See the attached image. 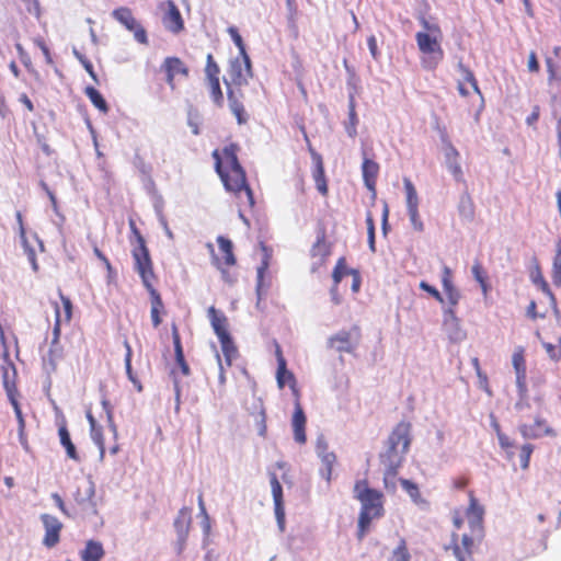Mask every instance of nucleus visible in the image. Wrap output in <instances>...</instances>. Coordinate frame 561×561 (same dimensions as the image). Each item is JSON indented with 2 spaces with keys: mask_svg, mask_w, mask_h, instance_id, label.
Masks as SVG:
<instances>
[{
  "mask_svg": "<svg viewBox=\"0 0 561 561\" xmlns=\"http://www.w3.org/2000/svg\"><path fill=\"white\" fill-rule=\"evenodd\" d=\"M469 505L461 512L455 510L453 512V525L456 529H461L467 522L469 533L461 536V545H459V536L453 534V545L447 547V551H451L456 561H472V547L476 540H481L484 534V507L476 497L473 491H469Z\"/></svg>",
  "mask_w": 561,
  "mask_h": 561,
  "instance_id": "nucleus-1",
  "label": "nucleus"
},
{
  "mask_svg": "<svg viewBox=\"0 0 561 561\" xmlns=\"http://www.w3.org/2000/svg\"><path fill=\"white\" fill-rule=\"evenodd\" d=\"M240 147L231 142L221 150L215 149L211 153L215 161V171L219 175L225 190L236 197L245 195V203L250 208L255 205L253 191L248 182L244 168L241 165L238 153Z\"/></svg>",
  "mask_w": 561,
  "mask_h": 561,
  "instance_id": "nucleus-2",
  "label": "nucleus"
},
{
  "mask_svg": "<svg viewBox=\"0 0 561 561\" xmlns=\"http://www.w3.org/2000/svg\"><path fill=\"white\" fill-rule=\"evenodd\" d=\"M129 227L135 238V243H133L131 249L134 268L139 274L141 282L150 296V318L153 328H158L162 323L161 316L165 313L161 295L154 287V283L158 277L153 271V263L145 238L140 233L134 220H129Z\"/></svg>",
  "mask_w": 561,
  "mask_h": 561,
  "instance_id": "nucleus-3",
  "label": "nucleus"
},
{
  "mask_svg": "<svg viewBox=\"0 0 561 561\" xmlns=\"http://www.w3.org/2000/svg\"><path fill=\"white\" fill-rule=\"evenodd\" d=\"M353 491L354 497L360 503L356 535L358 540H363L369 533L373 520L385 515V495L381 491L370 488L367 479L357 480Z\"/></svg>",
  "mask_w": 561,
  "mask_h": 561,
  "instance_id": "nucleus-4",
  "label": "nucleus"
},
{
  "mask_svg": "<svg viewBox=\"0 0 561 561\" xmlns=\"http://www.w3.org/2000/svg\"><path fill=\"white\" fill-rule=\"evenodd\" d=\"M420 22L424 31L415 34V41L421 53V65L426 70H435L445 56L440 45L442 30L438 24L430 23L425 18Z\"/></svg>",
  "mask_w": 561,
  "mask_h": 561,
  "instance_id": "nucleus-5",
  "label": "nucleus"
},
{
  "mask_svg": "<svg viewBox=\"0 0 561 561\" xmlns=\"http://www.w3.org/2000/svg\"><path fill=\"white\" fill-rule=\"evenodd\" d=\"M218 253H215L211 243L207 248L211 254L213 265L220 271L222 279L228 284H233L237 280V275L231 273V267L236 266L237 257L233 253V244L231 240L224 236L217 237Z\"/></svg>",
  "mask_w": 561,
  "mask_h": 561,
  "instance_id": "nucleus-6",
  "label": "nucleus"
},
{
  "mask_svg": "<svg viewBox=\"0 0 561 561\" xmlns=\"http://www.w3.org/2000/svg\"><path fill=\"white\" fill-rule=\"evenodd\" d=\"M407 453L402 450L391 449L386 446V450L379 455V461L383 466V486L387 491L394 492L397 489V476L399 469L404 462Z\"/></svg>",
  "mask_w": 561,
  "mask_h": 561,
  "instance_id": "nucleus-7",
  "label": "nucleus"
},
{
  "mask_svg": "<svg viewBox=\"0 0 561 561\" xmlns=\"http://www.w3.org/2000/svg\"><path fill=\"white\" fill-rule=\"evenodd\" d=\"M159 69L164 75V81L172 91L176 89V79H186L190 76L188 66L176 56L165 57Z\"/></svg>",
  "mask_w": 561,
  "mask_h": 561,
  "instance_id": "nucleus-8",
  "label": "nucleus"
},
{
  "mask_svg": "<svg viewBox=\"0 0 561 561\" xmlns=\"http://www.w3.org/2000/svg\"><path fill=\"white\" fill-rule=\"evenodd\" d=\"M112 16L121 23L127 31L134 34L135 39L144 45L148 44L147 32L144 26L134 16L133 11L127 7L116 8Z\"/></svg>",
  "mask_w": 561,
  "mask_h": 561,
  "instance_id": "nucleus-9",
  "label": "nucleus"
},
{
  "mask_svg": "<svg viewBox=\"0 0 561 561\" xmlns=\"http://www.w3.org/2000/svg\"><path fill=\"white\" fill-rule=\"evenodd\" d=\"M360 340V329L354 325L351 330H342L329 339L330 347L340 353H352Z\"/></svg>",
  "mask_w": 561,
  "mask_h": 561,
  "instance_id": "nucleus-10",
  "label": "nucleus"
},
{
  "mask_svg": "<svg viewBox=\"0 0 561 561\" xmlns=\"http://www.w3.org/2000/svg\"><path fill=\"white\" fill-rule=\"evenodd\" d=\"M39 518L45 531L42 543L47 549H53L60 542L64 524L56 516L46 513Z\"/></svg>",
  "mask_w": 561,
  "mask_h": 561,
  "instance_id": "nucleus-11",
  "label": "nucleus"
},
{
  "mask_svg": "<svg viewBox=\"0 0 561 561\" xmlns=\"http://www.w3.org/2000/svg\"><path fill=\"white\" fill-rule=\"evenodd\" d=\"M305 138L308 142L309 152L312 159V179L314 181L316 187L318 192L323 196L327 197L329 195V185H328V179L325 176V170H324V163L322 156L317 152L310 145V141L308 139V136L305 135Z\"/></svg>",
  "mask_w": 561,
  "mask_h": 561,
  "instance_id": "nucleus-12",
  "label": "nucleus"
},
{
  "mask_svg": "<svg viewBox=\"0 0 561 561\" xmlns=\"http://www.w3.org/2000/svg\"><path fill=\"white\" fill-rule=\"evenodd\" d=\"M411 444V423L401 421L399 422L387 439V446L391 449L402 450L408 453Z\"/></svg>",
  "mask_w": 561,
  "mask_h": 561,
  "instance_id": "nucleus-13",
  "label": "nucleus"
},
{
  "mask_svg": "<svg viewBox=\"0 0 561 561\" xmlns=\"http://www.w3.org/2000/svg\"><path fill=\"white\" fill-rule=\"evenodd\" d=\"M524 438H540L542 436H556V432L548 424L546 419L537 416L534 424H522L518 427Z\"/></svg>",
  "mask_w": 561,
  "mask_h": 561,
  "instance_id": "nucleus-14",
  "label": "nucleus"
},
{
  "mask_svg": "<svg viewBox=\"0 0 561 561\" xmlns=\"http://www.w3.org/2000/svg\"><path fill=\"white\" fill-rule=\"evenodd\" d=\"M306 425L307 416L300 404L299 398H296L295 409L291 417V427L294 433V439L299 445H304L307 442Z\"/></svg>",
  "mask_w": 561,
  "mask_h": 561,
  "instance_id": "nucleus-15",
  "label": "nucleus"
},
{
  "mask_svg": "<svg viewBox=\"0 0 561 561\" xmlns=\"http://www.w3.org/2000/svg\"><path fill=\"white\" fill-rule=\"evenodd\" d=\"M1 377L8 399H16L19 397V390L16 387V369L12 362L7 360L5 364L1 366Z\"/></svg>",
  "mask_w": 561,
  "mask_h": 561,
  "instance_id": "nucleus-16",
  "label": "nucleus"
},
{
  "mask_svg": "<svg viewBox=\"0 0 561 561\" xmlns=\"http://www.w3.org/2000/svg\"><path fill=\"white\" fill-rule=\"evenodd\" d=\"M231 81L236 85H242L248 82V77L251 76V62L248 55L243 56V61L236 59L231 62L229 68Z\"/></svg>",
  "mask_w": 561,
  "mask_h": 561,
  "instance_id": "nucleus-17",
  "label": "nucleus"
},
{
  "mask_svg": "<svg viewBox=\"0 0 561 561\" xmlns=\"http://www.w3.org/2000/svg\"><path fill=\"white\" fill-rule=\"evenodd\" d=\"M162 23L172 33H180L184 28V22L180 10L171 0L167 2V11L163 14Z\"/></svg>",
  "mask_w": 561,
  "mask_h": 561,
  "instance_id": "nucleus-18",
  "label": "nucleus"
},
{
  "mask_svg": "<svg viewBox=\"0 0 561 561\" xmlns=\"http://www.w3.org/2000/svg\"><path fill=\"white\" fill-rule=\"evenodd\" d=\"M270 483L272 488V495L274 500L275 516L280 526L285 523V508L283 499V488L277 479L275 472L270 473Z\"/></svg>",
  "mask_w": 561,
  "mask_h": 561,
  "instance_id": "nucleus-19",
  "label": "nucleus"
},
{
  "mask_svg": "<svg viewBox=\"0 0 561 561\" xmlns=\"http://www.w3.org/2000/svg\"><path fill=\"white\" fill-rule=\"evenodd\" d=\"M227 85H229V84L227 83ZM227 98H228L230 111L236 116L238 124L239 125L245 124L249 119V116H248L244 105L241 101L242 93H240V95H237L234 90H232L230 87H228Z\"/></svg>",
  "mask_w": 561,
  "mask_h": 561,
  "instance_id": "nucleus-20",
  "label": "nucleus"
},
{
  "mask_svg": "<svg viewBox=\"0 0 561 561\" xmlns=\"http://www.w3.org/2000/svg\"><path fill=\"white\" fill-rule=\"evenodd\" d=\"M207 313L210 324L218 339L230 334L228 330V319L224 312L211 306L208 308Z\"/></svg>",
  "mask_w": 561,
  "mask_h": 561,
  "instance_id": "nucleus-21",
  "label": "nucleus"
},
{
  "mask_svg": "<svg viewBox=\"0 0 561 561\" xmlns=\"http://www.w3.org/2000/svg\"><path fill=\"white\" fill-rule=\"evenodd\" d=\"M362 172H363V180H364L366 187L369 191L375 192L377 178L379 174V164L371 159L364 158V161L362 164Z\"/></svg>",
  "mask_w": 561,
  "mask_h": 561,
  "instance_id": "nucleus-22",
  "label": "nucleus"
},
{
  "mask_svg": "<svg viewBox=\"0 0 561 561\" xmlns=\"http://www.w3.org/2000/svg\"><path fill=\"white\" fill-rule=\"evenodd\" d=\"M442 285L446 294L447 300L451 306L458 305L460 300V293L453 284L451 270L447 266L443 268Z\"/></svg>",
  "mask_w": 561,
  "mask_h": 561,
  "instance_id": "nucleus-23",
  "label": "nucleus"
},
{
  "mask_svg": "<svg viewBox=\"0 0 561 561\" xmlns=\"http://www.w3.org/2000/svg\"><path fill=\"white\" fill-rule=\"evenodd\" d=\"M512 364L516 373V382L519 387H522L526 381V360L525 350L523 346L515 348L512 356Z\"/></svg>",
  "mask_w": 561,
  "mask_h": 561,
  "instance_id": "nucleus-24",
  "label": "nucleus"
},
{
  "mask_svg": "<svg viewBox=\"0 0 561 561\" xmlns=\"http://www.w3.org/2000/svg\"><path fill=\"white\" fill-rule=\"evenodd\" d=\"M172 340L174 345L175 362L181 369L183 376H188L191 370L188 364L185 360L183 347L181 343V336L179 329L175 324L172 325Z\"/></svg>",
  "mask_w": 561,
  "mask_h": 561,
  "instance_id": "nucleus-25",
  "label": "nucleus"
},
{
  "mask_svg": "<svg viewBox=\"0 0 561 561\" xmlns=\"http://www.w3.org/2000/svg\"><path fill=\"white\" fill-rule=\"evenodd\" d=\"M105 554L103 545L96 540H88L84 549L80 552L82 561H101Z\"/></svg>",
  "mask_w": 561,
  "mask_h": 561,
  "instance_id": "nucleus-26",
  "label": "nucleus"
},
{
  "mask_svg": "<svg viewBox=\"0 0 561 561\" xmlns=\"http://www.w3.org/2000/svg\"><path fill=\"white\" fill-rule=\"evenodd\" d=\"M58 435L60 439V444L66 449V454L68 458L72 459L76 462H79L80 456L76 449L75 444L71 442L69 431L67 428L66 422L64 421L62 424L58 428Z\"/></svg>",
  "mask_w": 561,
  "mask_h": 561,
  "instance_id": "nucleus-27",
  "label": "nucleus"
},
{
  "mask_svg": "<svg viewBox=\"0 0 561 561\" xmlns=\"http://www.w3.org/2000/svg\"><path fill=\"white\" fill-rule=\"evenodd\" d=\"M530 278L535 285L549 298L551 306L557 309V298L545 279L541 268L537 265L530 273Z\"/></svg>",
  "mask_w": 561,
  "mask_h": 561,
  "instance_id": "nucleus-28",
  "label": "nucleus"
},
{
  "mask_svg": "<svg viewBox=\"0 0 561 561\" xmlns=\"http://www.w3.org/2000/svg\"><path fill=\"white\" fill-rule=\"evenodd\" d=\"M221 345V351L225 357V364L227 367L232 365L233 359L239 355L238 348L233 343L230 334L218 339Z\"/></svg>",
  "mask_w": 561,
  "mask_h": 561,
  "instance_id": "nucleus-29",
  "label": "nucleus"
},
{
  "mask_svg": "<svg viewBox=\"0 0 561 561\" xmlns=\"http://www.w3.org/2000/svg\"><path fill=\"white\" fill-rule=\"evenodd\" d=\"M331 254V244L327 242L324 230L318 236L317 241L311 248V255L324 261Z\"/></svg>",
  "mask_w": 561,
  "mask_h": 561,
  "instance_id": "nucleus-30",
  "label": "nucleus"
},
{
  "mask_svg": "<svg viewBox=\"0 0 561 561\" xmlns=\"http://www.w3.org/2000/svg\"><path fill=\"white\" fill-rule=\"evenodd\" d=\"M357 124L356 102L354 95L351 94L348 100V122L345 124V130L351 138H355L357 135Z\"/></svg>",
  "mask_w": 561,
  "mask_h": 561,
  "instance_id": "nucleus-31",
  "label": "nucleus"
},
{
  "mask_svg": "<svg viewBox=\"0 0 561 561\" xmlns=\"http://www.w3.org/2000/svg\"><path fill=\"white\" fill-rule=\"evenodd\" d=\"M321 461L323 463L322 477L330 482L333 472V466L336 462V456L332 451H327V446L322 447V450L319 453Z\"/></svg>",
  "mask_w": 561,
  "mask_h": 561,
  "instance_id": "nucleus-32",
  "label": "nucleus"
},
{
  "mask_svg": "<svg viewBox=\"0 0 561 561\" xmlns=\"http://www.w3.org/2000/svg\"><path fill=\"white\" fill-rule=\"evenodd\" d=\"M191 519V510L187 507H182L174 520V527L180 537L184 538L187 535Z\"/></svg>",
  "mask_w": 561,
  "mask_h": 561,
  "instance_id": "nucleus-33",
  "label": "nucleus"
},
{
  "mask_svg": "<svg viewBox=\"0 0 561 561\" xmlns=\"http://www.w3.org/2000/svg\"><path fill=\"white\" fill-rule=\"evenodd\" d=\"M471 272H472L474 279L479 283L483 295L486 296L490 290L489 277H488L486 271L484 270V267L482 266V264L479 260H477L473 263Z\"/></svg>",
  "mask_w": 561,
  "mask_h": 561,
  "instance_id": "nucleus-34",
  "label": "nucleus"
},
{
  "mask_svg": "<svg viewBox=\"0 0 561 561\" xmlns=\"http://www.w3.org/2000/svg\"><path fill=\"white\" fill-rule=\"evenodd\" d=\"M84 94L91 101V103L103 114H107L110 107L103 98V95L93 87H87L84 89Z\"/></svg>",
  "mask_w": 561,
  "mask_h": 561,
  "instance_id": "nucleus-35",
  "label": "nucleus"
},
{
  "mask_svg": "<svg viewBox=\"0 0 561 561\" xmlns=\"http://www.w3.org/2000/svg\"><path fill=\"white\" fill-rule=\"evenodd\" d=\"M205 81H206V85L208 88L209 96H210L213 103L217 107H222L224 103H225V96H224V92L221 90L220 79L205 80Z\"/></svg>",
  "mask_w": 561,
  "mask_h": 561,
  "instance_id": "nucleus-36",
  "label": "nucleus"
},
{
  "mask_svg": "<svg viewBox=\"0 0 561 561\" xmlns=\"http://www.w3.org/2000/svg\"><path fill=\"white\" fill-rule=\"evenodd\" d=\"M124 346L126 348L125 368H126L127 377L133 382V385L136 387V389L140 392V391H142V385L133 371V367H131L133 351H131V346L127 340L124 341Z\"/></svg>",
  "mask_w": 561,
  "mask_h": 561,
  "instance_id": "nucleus-37",
  "label": "nucleus"
},
{
  "mask_svg": "<svg viewBox=\"0 0 561 561\" xmlns=\"http://www.w3.org/2000/svg\"><path fill=\"white\" fill-rule=\"evenodd\" d=\"M458 211L459 215L467 220H472L474 218L476 207L469 194H463L460 197Z\"/></svg>",
  "mask_w": 561,
  "mask_h": 561,
  "instance_id": "nucleus-38",
  "label": "nucleus"
},
{
  "mask_svg": "<svg viewBox=\"0 0 561 561\" xmlns=\"http://www.w3.org/2000/svg\"><path fill=\"white\" fill-rule=\"evenodd\" d=\"M13 407L18 423H19V438L22 445H27L26 434H25V420L19 403L18 398L13 400H9Z\"/></svg>",
  "mask_w": 561,
  "mask_h": 561,
  "instance_id": "nucleus-39",
  "label": "nucleus"
},
{
  "mask_svg": "<svg viewBox=\"0 0 561 561\" xmlns=\"http://www.w3.org/2000/svg\"><path fill=\"white\" fill-rule=\"evenodd\" d=\"M552 282L557 287H561V239L556 244V256L552 263Z\"/></svg>",
  "mask_w": 561,
  "mask_h": 561,
  "instance_id": "nucleus-40",
  "label": "nucleus"
},
{
  "mask_svg": "<svg viewBox=\"0 0 561 561\" xmlns=\"http://www.w3.org/2000/svg\"><path fill=\"white\" fill-rule=\"evenodd\" d=\"M459 152L453 146L449 147L446 152V160L448 164V169L455 175V178L459 179L462 174L461 167L458 162Z\"/></svg>",
  "mask_w": 561,
  "mask_h": 561,
  "instance_id": "nucleus-41",
  "label": "nucleus"
},
{
  "mask_svg": "<svg viewBox=\"0 0 561 561\" xmlns=\"http://www.w3.org/2000/svg\"><path fill=\"white\" fill-rule=\"evenodd\" d=\"M276 380H277V386L280 389H283L285 387V385L287 383L294 390L296 398H299L298 390L296 389V378H295L294 374L287 369L286 366H285L284 375H279V366H277Z\"/></svg>",
  "mask_w": 561,
  "mask_h": 561,
  "instance_id": "nucleus-42",
  "label": "nucleus"
},
{
  "mask_svg": "<svg viewBox=\"0 0 561 561\" xmlns=\"http://www.w3.org/2000/svg\"><path fill=\"white\" fill-rule=\"evenodd\" d=\"M404 191L407 195V209L419 207L417 192L410 179L403 180Z\"/></svg>",
  "mask_w": 561,
  "mask_h": 561,
  "instance_id": "nucleus-43",
  "label": "nucleus"
},
{
  "mask_svg": "<svg viewBox=\"0 0 561 561\" xmlns=\"http://www.w3.org/2000/svg\"><path fill=\"white\" fill-rule=\"evenodd\" d=\"M205 80H216L220 79V68L218 64L215 61L214 56L211 54H208L206 57V65H205Z\"/></svg>",
  "mask_w": 561,
  "mask_h": 561,
  "instance_id": "nucleus-44",
  "label": "nucleus"
},
{
  "mask_svg": "<svg viewBox=\"0 0 561 561\" xmlns=\"http://www.w3.org/2000/svg\"><path fill=\"white\" fill-rule=\"evenodd\" d=\"M64 355V348L60 345L59 342H53L50 343V347L47 354V360L53 369H56L57 363L62 358Z\"/></svg>",
  "mask_w": 561,
  "mask_h": 561,
  "instance_id": "nucleus-45",
  "label": "nucleus"
},
{
  "mask_svg": "<svg viewBox=\"0 0 561 561\" xmlns=\"http://www.w3.org/2000/svg\"><path fill=\"white\" fill-rule=\"evenodd\" d=\"M352 271L347 268L345 257H340L332 273L333 284L339 285L345 275L352 274Z\"/></svg>",
  "mask_w": 561,
  "mask_h": 561,
  "instance_id": "nucleus-46",
  "label": "nucleus"
},
{
  "mask_svg": "<svg viewBox=\"0 0 561 561\" xmlns=\"http://www.w3.org/2000/svg\"><path fill=\"white\" fill-rule=\"evenodd\" d=\"M16 217H18V220L20 224V234H21V239L23 241L25 252L27 254L30 262L33 264L34 268H36V254H35L34 249L27 244L26 237H25V229L23 227V221H22V215L20 213H18Z\"/></svg>",
  "mask_w": 561,
  "mask_h": 561,
  "instance_id": "nucleus-47",
  "label": "nucleus"
},
{
  "mask_svg": "<svg viewBox=\"0 0 561 561\" xmlns=\"http://www.w3.org/2000/svg\"><path fill=\"white\" fill-rule=\"evenodd\" d=\"M399 481L403 490L409 494L413 502H421V492L416 483L408 479H400Z\"/></svg>",
  "mask_w": 561,
  "mask_h": 561,
  "instance_id": "nucleus-48",
  "label": "nucleus"
},
{
  "mask_svg": "<svg viewBox=\"0 0 561 561\" xmlns=\"http://www.w3.org/2000/svg\"><path fill=\"white\" fill-rule=\"evenodd\" d=\"M458 69L463 78L462 82L469 83L471 85V88L473 89V91L480 94L479 85H478V82H477V79H476L473 72L467 66H465L462 62L458 64Z\"/></svg>",
  "mask_w": 561,
  "mask_h": 561,
  "instance_id": "nucleus-49",
  "label": "nucleus"
},
{
  "mask_svg": "<svg viewBox=\"0 0 561 561\" xmlns=\"http://www.w3.org/2000/svg\"><path fill=\"white\" fill-rule=\"evenodd\" d=\"M410 552L405 540L402 538L397 548L392 551L391 561H410Z\"/></svg>",
  "mask_w": 561,
  "mask_h": 561,
  "instance_id": "nucleus-50",
  "label": "nucleus"
},
{
  "mask_svg": "<svg viewBox=\"0 0 561 561\" xmlns=\"http://www.w3.org/2000/svg\"><path fill=\"white\" fill-rule=\"evenodd\" d=\"M533 451H534V446L531 444H525L522 446L520 451H519V462H520V468L523 470L528 469Z\"/></svg>",
  "mask_w": 561,
  "mask_h": 561,
  "instance_id": "nucleus-51",
  "label": "nucleus"
},
{
  "mask_svg": "<svg viewBox=\"0 0 561 561\" xmlns=\"http://www.w3.org/2000/svg\"><path fill=\"white\" fill-rule=\"evenodd\" d=\"M62 316L57 302H55V323L53 328V342H59L61 333Z\"/></svg>",
  "mask_w": 561,
  "mask_h": 561,
  "instance_id": "nucleus-52",
  "label": "nucleus"
},
{
  "mask_svg": "<svg viewBox=\"0 0 561 561\" xmlns=\"http://www.w3.org/2000/svg\"><path fill=\"white\" fill-rule=\"evenodd\" d=\"M408 215H409L412 228L417 232H422L424 230V224L421 219V216L419 213V207L408 209Z\"/></svg>",
  "mask_w": 561,
  "mask_h": 561,
  "instance_id": "nucleus-53",
  "label": "nucleus"
},
{
  "mask_svg": "<svg viewBox=\"0 0 561 561\" xmlns=\"http://www.w3.org/2000/svg\"><path fill=\"white\" fill-rule=\"evenodd\" d=\"M76 57L80 61V64L83 66L85 71L89 73V76L92 78V80L96 83H99L98 75L94 71L92 62L82 54L75 51Z\"/></svg>",
  "mask_w": 561,
  "mask_h": 561,
  "instance_id": "nucleus-54",
  "label": "nucleus"
},
{
  "mask_svg": "<svg viewBox=\"0 0 561 561\" xmlns=\"http://www.w3.org/2000/svg\"><path fill=\"white\" fill-rule=\"evenodd\" d=\"M559 346L560 350H558L557 346L552 343L542 342V347L545 348L549 358L553 362H559L561 359V337L559 339Z\"/></svg>",
  "mask_w": 561,
  "mask_h": 561,
  "instance_id": "nucleus-55",
  "label": "nucleus"
},
{
  "mask_svg": "<svg viewBox=\"0 0 561 561\" xmlns=\"http://www.w3.org/2000/svg\"><path fill=\"white\" fill-rule=\"evenodd\" d=\"M228 33H229L231 39L233 41V43L236 44V46L239 48L240 54L242 56H245L247 55L245 45H244L243 39H242L241 35L239 34V31L237 30V27H234V26L228 27Z\"/></svg>",
  "mask_w": 561,
  "mask_h": 561,
  "instance_id": "nucleus-56",
  "label": "nucleus"
},
{
  "mask_svg": "<svg viewBox=\"0 0 561 561\" xmlns=\"http://www.w3.org/2000/svg\"><path fill=\"white\" fill-rule=\"evenodd\" d=\"M368 243L371 251H375V220L371 213L366 215Z\"/></svg>",
  "mask_w": 561,
  "mask_h": 561,
  "instance_id": "nucleus-57",
  "label": "nucleus"
},
{
  "mask_svg": "<svg viewBox=\"0 0 561 561\" xmlns=\"http://www.w3.org/2000/svg\"><path fill=\"white\" fill-rule=\"evenodd\" d=\"M297 16L298 15H287V28H288V33H289V36L293 38V39H298L299 36H300V31H299V26H298V22H297Z\"/></svg>",
  "mask_w": 561,
  "mask_h": 561,
  "instance_id": "nucleus-58",
  "label": "nucleus"
},
{
  "mask_svg": "<svg viewBox=\"0 0 561 561\" xmlns=\"http://www.w3.org/2000/svg\"><path fill=\"white\" fill-rule=\"evenodd\" d=\"M60 300L64 307V318L62 322H70L72 318V302L70 298L66 297L61 291H59Z\"/></svg>",
  "mask_w": 561,
  "mask_h": 561,
  "instance_id": "nucleus-59",
  "label": "nucleus"
},
{
  "mask_svg": "<svg viewBox=\"0 0 561 561\" xmlns=\"http://www.w3.org/2000/svg\"><path fill=\"white\" fill-rule=\"evenodd\" d=\"M256 427L257 433L261 437H265L267 433V425H266V412L262 408L260 412L256 415Z\"/></svg>",
  "mask_w": 561,
  "mask_h": 561,
  "instance_id": "nucleus-60",
  "label": "nucleus"
},
{
  "mask_svg": "<svg viewBox=\"0 0 561 561\" xmlns=\"http://www.w3.org/2000/svg\"><path fill=\"white\" fill-rule=\"evenodd\" d=\"M420 288L423 289L424 291L428 293L438 302H440V304L444 302L443 296L440 295V293L434 286H432V285L427 284L426 282L422 280L420 283Z\"/></svg>",
  "mask_w": 561,
  "mask_h": 561,
  "instance_id": "nucleus-61",
  "label": "nucleus"
},
{
  "mask_svg": "<svg viewBox=\"0 0 561 561\" xmlns=\"http://www.w3.org/2000/svg\"><path fill=\"white\" fill-rule=\"evenodd\" d=\"M34 43L39 47V49L42 50L44 57H45V60L48 65H51L54 62L53 60V57H51V54H50V50L48 48V46L46 45L45 41L41 37H37L34 39Z\"/></svg>",
  "mask_w": 561,
  "mask_h": 561,
  "instance_id": "nucleus-62",
  "label": "nucleus"
},
{
  "mask_svg": "<svg viewBox=\"0 0 561 561\" xmlns=\"http://www.w3.org/2000/svg\"><path fill=\"white\" fill-rule=\"evenodd\" d=\"M91 436H92L93 442L99 446V448L101 450V455H103L105 446H104V437H103L102 428L98 426L94 431H91Z\"/></svg>",
  "mask_w": 561,
  "mask_h": 561,
  "instance_id": "nucleus-63",
  "label": "nucleus"
},
{
  "mask_svg": "<svg viewBox=\"0 0 561 561\" xmlns=\"http://www.w3.org/2000/svg\"><path fill=\"white\" fill-rule=\"evenodd\" d=\"M367 45H368V49L370 51V55L371 57L375 59V60H378L379 57H380V51L378 49V45H377V38L375 35H370L368 38H367Z\"/></svg>",
  "mask_w": 561,
  "mask_h": 561,
  "instance_id": "nucleus-64",
  "label": "nucleus"
}]
</instances>
